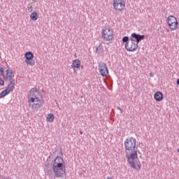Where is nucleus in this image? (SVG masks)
I'll return each mask as SVG.
<instances>
[{"instance_id":"25","label":"nucleus","mask_w":179,"mask_h":179,"mask_svg":"<svg viewBox=\"0 0 179 179\" xmlns=\"http://www.w3.org/2000/svg\"><path fill=\"white\" fill-rule=\"evenodd\" d=\"M107 31L109 33H113V34H114V30H113V29H111V27H108L107 28Z\"/></svg>"},{"instance_id":"3","label":"nucleus","mask_w":179,"mask_h":179,"mask_svg":"<svg viewBox=\"0 0 179 179\" xmlns=\"http://www.w3.org/2000/svg\"><path fill=\"white\" fill-rule=\"evenodd\" d=\"M145 37L146 36L145 35H141L135 32L131 34L130 36L131 48H129L131 52H134V51H136L139 48V43L143 40H145Z\"/></svg>"},{"instance_id":"15","label":"nucleus","mask_w":179,"mask_h":179,"mask_svg":"<svg viewBox=\"0 0 179 179\" xmlns=\"http://www.w3.org/2000/svg\"><path fill=\"white\" fill-rule=\"evenodd\" d=\"M30 18L31 20H37V19H38V14L36 12H33L30 15Z\"/></svg>"},{"instance_id":"5","label":"nucleus","mask_w":179,"mask_h":179,"mask_svg":"<svg viewBox=\"0 0 179 179\" xmlns=\"http://www.w3.org/2000/svg\"><path fill=\"white\" fill-rule=\"evenodd\" d=\"M101 36L104 41H110V43H111V41L114 40V34L113 32H108L107 27L102 29Z\"/></svg>"},{"instance_id":"20","label":"nucleus","mask_w":179,"mask_h":179,"mask_svg":"<svg viewBox=\"0 0 179 179\" xmlns=\"http://www.w3.org/2000/svg\"><path fill=\"white\" fill-rule=\"evenodd\" d=\"M31 90H34V93H37L38 94H41V92H40V90H38L37 88L36 87H33Z\"/></svg>"},{"instance_id":"11","label":"nucleus","mask_w":179,"mask_h":179,"mask_svg":"<svg viewBox=\"0 0 179 179\" xmlns=\"http://www.w3.org/2000/svg\"><path fill=\"white\" fill-rule=\"evenodd\" d=\"M122 41L123 43H125L124 47L127 51L131 52V50H129V48H131V45H129V41H131V37L124 36L122 38Z\"/></svg>"},{"instance_id":"32","label":"nucleus","mask_w":179,"mask_h":179,"mask_svg":"<svg viewBox=\"0 0 179 179\" xmlns=\"http://www.w3.org/2000/svg\"><path fill=\"white\" fill-rule=\"evenodd\" d=\"M3 179H10V178H9V177L8 178H5L4 177Z\"/></svg>"},{"instance_id":"28","label":"nucleus","mask_w":179,"mask_h":179,"mask_svg":"<svg viewBox=\"0 0 179 179\" xmlns=\"http://www.w3.org/2000/svg\"><path fill=\"white\" fill-rule=\"evenodd\" d=\"M29 8V12H31V10H33V7L31 6H30Z\"/></svg>"},{"instance_id":"31","label":"nucleus","mask_w":179,"mask_h":179,"mask_svg":"<svg viewBox=\"0 0 179 179\" xmlns=\"http://www.w3.org/2000/svg\"><path fill=\"white\" fill-rule=\"evenodd\" d=\"M171 27L174 28V24H171Z\"/></svg>"},{"instance_id":"2","label":"nucleus","mask_w":179,"mask_h":179,"mask_svg":"<svg viewBox=\"0 0 179 179\" xmlns=\"http://www.w3.org/2000/svg\"><path fill=\"white\" fill-rule=\"evenodd\" d=\"M52 160V170L56 178H62L64 176H66V167L65 161L61 156L55 157V152H53L48 157V162Z\"/></svg>"},{"instance_id":"4","label":"nucleus","mask_w":179,"mask_h":179,"mask_svg":"<svg viewBox=\"0 0 179 179\" xmlns=\"http://www.w3.org/2000/svg\"><path fill=\"white\" fill-rule=\"evenodd\" d=\"M167 24L170 27L171 31L178 29V20L173 15H169L167 18Z\"/></svg>"},{"instance_id":"27","label":"nucleus","mask_w":179,"mask_h":179,"mask_svg":"<svg viewBox=\"0 0 179 179\" xmlns=\"http://www.w3.org/2000/svg\"><path fill=\"white\" fill-rule=\"evenodd\" d=\"M116 108H117V110H120V113L122 114V113H123L122 109H121V108L120 106H117Z\"/></svg>"},{"instance_id":"29","label":"nucleus","mask_w":179,"mask_h":179,"mask_svg":"<svg viewBox=\"0 0 179 179\" xmlns=\"http://www.w3.org/2000/svg\"><path fill=\"white\" fill-rule=\"evenodd\" d=\"M150 76L151 78H153V76H155V74H153V73L151 72V73H150Z\"/></svg>"},{"instance_id":"26","label":"nucleus","mask_w":179,"mask_h":179,"mask_svg":"<svg viewBox=\"0 0 179 179\" xmlns=\"http://www.w3.org/2000/svg\"><path fill=\"white\" fill-rule=\"evenodd\" d=\"M0 85L1 86H5V81H3L2 79H0Z\"/></svg>"},{"instance_id":"19","label":"nucleus","mask_w":179,"mask_h":179,"mask_svg":"<svg viewBox=\"0 0 179 179\" xmlns=\"http://www.w3.org/2000/svg\"><path fill=\"white\" fill-rule=\"evenodd\" d=\"M0 75L3 76H3H5V71L3 70V67L0 68Z\"/></svg>"},{"instance_id":"35","label":"nucleus","mask_w":179,"mask_h":179,"mask_svg":"<svg viewBox=\"0 0 179 179\" xmlns=\"http://www.w3.org/2000/svg\"><path fill=\"white\" fill-rule=\"evenodd\" d=\"M80 135H82L83 134V131H80Z\"/></svg>"},{"instance_id":"7","label":"nucleus","mask_w":179,"mask_h":179,"mask_svg":"<svg viewBox=\"0 0 179 179\" xmlns=\"http://www.w3.org/2000/svg\"><path fill=\"white\" fill-rule=\"evenodd\" d=\"M113 7L115 10L122 12L125 9V2L122 0H113Z\"/></svg>"},{"instance_id":"1","label":"nucleus","mask_w":179,"mask_h":179,"mask_svg":"<svg viewBox=\"0 0 179 179\" xmlns=\"http://www.w3.org/2000/svg\"><path fill=\"white\" fill-rule=\"evenodd\" d=\"M126 158L131 169L141 170V162L138 159V150H136V139L134 137L127 138L124 141Z\"/></svg>"},{"instance_id":"24","label":"nucleus","mask_w":179,"mask_h":179,"mask_svg":"<svg viewBox=\"0 0 179 179\" xmlns=\"http://www.w3.org/2000/svg\"><path fill=\"white\" fill-rule=\"evenodd\" d=\"M46 173H47L48 176H52V171H50L48 169H47Z\"/></svg>"},{"instance_id":"13","label":"nucleus","mask_w":179,"mask_h":179,"mask_svg":"<svg viewBox=\"0 0 179 179\" xmlns=\"http://www.w3.org/2000/svg\"><path fill=\"white\" fill-rule=\"evenodd\" d=\"M55 119V116L52 113H50L47 116V121H48V122H54Z\"/></svg>"},{"instance_id":"34","label":"nucleus","mask_w":179,"mask_h":179,"mask_svg":"<svg viewBox=\"0 0 179 179\" xmlns=\"http://www.w3.org/2000/svg\"><path fill=\"white\" fill-rule=\"evenodd\" d=\"M107 179H113L111 177H108Z\"/></svg>"},{"instance_id":"12","label":"nucleus","mask_w":179,"mask_h":179,"mask_svg":"<svg viewBox=\"0 0 179 179\" xmlns=\"http://www.w3.org/2000/svg\"><path fill=\"white\" fill-rule=\"evenodd\" d=\"M154 99L156 101H162L163 100V92L158 91L155 93Z\"/></svg>"},{"instance_id":"21","label":"nucleus","mask_w":179,"mask_h":179,"mask_svg":"<svg viewBox=\"0 0 179 179\" xmlns=\"http://www.w3.org/2000/svg\"><path fill=\"white\" fill-rule=\"evenodd\" d=\"M15 83H16V81L15 80V79H13L10 81V83L8 85H10L11 86H14V87H15Z\"/></svg>"},{"instance_id":"8","label":"nucleus","mask_w":179,"mask_h":179,"mask_svg":"<svg viewBox=\"0 0 179 179\" xmlns=\"http://www.w3.org/2000/svg\"><path fill=\"white\" fill-rule=\"evenodd\" d=\"M98 69L100 75L103 77H106L108 75V69H107V65L104 62H100L99 63Z\"/></svg>"},{"instance_id":"30","label":"nucleus","mask_w":179,"mask_h":179,"mask_svg":"<svg viewBox=\"0 0 179 179\" xmlns=\"http://www.w3.org/2000/svg\"><path fill=\"white\" fill-rule=\"evenodd\" d=\"M176 83H177V85H178V86H179V78L177 80Z\"/></svg>"},{"instance_id":"33","label":"nucleus","mask_w":179,"mask_h":179,"mask_svg":"<svg viewBox=\"0 0 179 179\" xmlns=\"http://www.w3.org/2000/svg\"><path fill=\"white\" fill-rule=\"evenodd\" d=\"M61 155L63 156L62 150L60 151Z\"/></svg>"},{"instance_id":"36","label":"nucleus","mask_w":179,"mask_h":179,"mask_svg":"<svg viewBox=\"0 0 179 179\" xmlns=\"http://www.w3.org/2000/svg\"><path fill=\"white\" fill-rule=\"evenodd\" d=\"M178 152H179V150H178Z\"/></svg>"},{"instance_id":"14","label":"nucleus","mask_w":179,"mask_h":179,"mask_svg":"<svg viewBox=\"0 0 179 179\" xmlns=\"http://www.w3.org/2000/svg\"><path fill=\"white\" fill-rule=\"evenodd\" d=\"M73 68H77L79 69V67L80 66V60L79 59H75L73 61Z\"/></svg>"},{"instance_id":"6","label":"nucleus","mask_w":179,"mask_h":179,"mask_svg":"<svg viewBox=\"0 0 179 179\" xmlns=\"http://www.w3.org/2000/svg\"><path fill=\"white\" fill-rule=\"evenodd\" d=\"M24 57H25V64L27 65H30V66H34L36 65V62L34 60H33V58H34V55L31 52H27L24 54Z\"/></svg>"},{"instance_id":"18","label":"nucleus","mask_w":179,"mask_h":179,"mask_svg":"<svg viewBox=\"0 0 179 179\" xmlns=\"http://www.w3.org/2000/svg\"><path fill=\"white\" fill-rule=\"evenodd\" d=\"M8 94H9L8 93V91H6L5 90H3L1 93H0V99H3V97H5V96H8Z\"/></svg>"},{"instance_id":"16","label":"nucleus","mask_w":179,"mask_h":179,"mask_svg":"<svg viewBox=\"0 0 179 179\" xmlns=\"http://www.w3.org/2000/svg\"><path fill=\"white\" fill-rule=\"evenodd\" d=\"M13 89H15V86L10 85V84H8L7 86V88L4 90L7 91V93L9 94L10 92H13Z\"/></svg>"},{"instance_id":"10","label":"nucleus","mask_w":179,"mask_h":179,"mask_svg":"<svg viewBox=\"0 0 179 179\" xmlns=\"http://www.w3.org/2000/svg\"><path fill=\"white\" fill-rule=\"evenodd\" d=\"M13 70L12 69H7L6 71V76H3V79L4 80H6V82L8 81H11L12 80V78H13Z\"/></svg>"},{"instance_id":"23","label":"nucleus","mask_w":179,"mask_h":179,"mask_svg":"<svg viewBox=\"0 0 179 179\" xmlns=\"http://www.w3.org/2000/svg\"><path fill=\"white\" fill-rule=\"evenodd\" d=\"M29 107H31L32 110H36V103L31 104L29 103Z\"/></svg>"},{"instance_id":"17","label":"nucleus","mask_w":179,"mask_h":179,"mask_svg":"<svg viewBox=\"0 0 179 179\" xmlns=\"http://www.w3.org/2000/svg\"><path fill=\"white\" fill-rule=\"evenodd\" d=\"M102 50H103V45L101 43H99V45L96 47L95 52H96V54H100V52Z\"/></svg>"},{"instance_id":"9","label":"nucleus","mask_w":179,"mask_h":179,"mask_svg":"<svg viewBox=\"0 0 179 179\" xmlns=\"http://www.w3.org/2000/svg\"><path fill=\"white\" fill-rule=\"evenodd\" d=\"M35 101H41L36 95L34 90H30L28 93V103H34Z\"/></svg>"},{"instance_id":"22","label":"nucleus","mask_w":179,"mask_h":179,"mask_svg":"<svg viewBox=\"0 0 179 179\" xmlns=\"http://www.w3.org/2000/svg\"><path fill=\"white\" fill-rule=\"evenodd\" d=\"M38 108H41V104H40V103H35V110H38Z\"/></svg>"}]
</instances>
